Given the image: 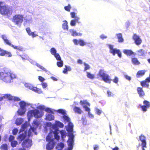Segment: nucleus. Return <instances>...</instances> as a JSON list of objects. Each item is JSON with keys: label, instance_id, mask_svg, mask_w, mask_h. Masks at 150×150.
<instances>
[{"label": "nucleus", "instance_id": "nucleus-1", "mask_svg": "<svg viewBox=\"0 0 150 150\" xmlns=\"http://www.w3.org/2000/svg\"><path fill=\"white\" fill-rule=\"evenodd\" d=\"M16 78L15 75L8 69L4 68L0 72V79L7 83H10L13 79Z\"/></svg>", "mask_w": 150, "mask_h": 150}, {"label": "nucleus", "instance_id": "nucleus-2", "mask_svg": "<svg viewBox=\"0 0 150 150\" xmlns=\"http://www.w3.org/2000/svg\"><path fill=\"white\" fill-rule=\"evenodd\" d=\"M24 18V16L23 15L16 14L13 16L12 21L15 24L19 25L23 23Z\"/></svg>", "mask_w": 150, "mask_h": 150}, {"label": "nucleus", "instance_id": "nucleus-3", "mask_svg": "<svg viewBox=\"0 0 150 150\" xmlns=\"http://www.w3.org/2000/svg\"><path fill=\"white\" fill-rule=\"evenodd\" d=\"M13 11V9L9 7L6 6H2L0 8V13L3 15L11 14Z\"/></svg>", "mask_w": 150, "mask_h": 150}, {"label": "nucleus", "instance_id": "nucleus-4", "mask_svg": "<svg viewBox=\"0 0 150 150\" xmlns=\"http://www.w3.org/2000/svg\"><path fill=\"white\" fill-rule=\"evenodd\" d=\"M19 104L20 108L18 110L17 112L18 115H22L25 114L26 111V103L24 101H21L19 102Z\"/></svg>", "mask_w": 150, "mask_h": 150}, {"label": "nucleus", "instance_id": "nucleus-5", "mask_svg": "<svg viewBox=\"0 0 150 150\" xmlns=\"http://www.w3.org/2000/svg\"><path fill=\"white\" fill-rule=\"evenodd\" d=\"M109 48L110 49V52L112 53L113 55H115V54H117L118 56L120 58L122 57V54L121 52L119 50H117L113 48L112 45L109 44L108 45Z\"/></svg>", "mask_w": 150, "mask_h": 150}, {"label": "nucleus", "instance_id": "nucleus-6", "mask_svg": "<svg viewBox=\"0 0 150 150\" xmlns=\"http://www.w3.org/2000/svg\"><path fill=\"white\" fill-rule=\"evenodd\" d=\"M32 140L29 139H27L24 140L21 144V146L23 149L29 148L32 145Z\"/></svg>", "mask_w": 150, "mask_h": 150}, {"label": "nucleus", "instance_id": "nucleus-7", "mask_svg": "<svg viewBox=\"0 0 150 150\" xmlns=\"http://www.w3.org/2000/svg\"><path fill=\"white\" fill-rule=\"evenodd\" d=\"M143 105H139L140 108L144 112L147 111V109L150 107V102L146 100H144L143 102Z\"/></svg>", "mask_w": 150, "mask_h": 150}, {"label": "nucleus", "instance_id": "nucleus-8", "mask_svg": "<svg viewBox=\"0 0 150 150\" xmlns=\"http://www.w3.org/2000/svg\"><path fill=\"white\" fill-rule=\"evenodd\" d=\"M132 39L134 41L135 44L139 45H141L142 42V40L140 37L136 34H134L132 37Z\"/></svg>", "mask_w": 150, "mask_h": 150}, {"label": "nucleus", "instance_id": "nucleus-9", "mask_svg": "<svg viewBox=\"0 0 150 150\" xmlns=\"http://www.w3.org/2000/svg\"><path fill=\"white\" fill-rule=\"evenodd\" d=\"M44 115V113L40 111L38 109L34 110V116L36 118H40L42 117Z\"/></svg>", "mask_w": 150, "mask_h": 150}, {"label": "nucleus", "instance_id": "nucleus-10", "mask_svg": "<svg viewBox=\"0 0 150 150\" xmlns=\"http://www.w3.org/2000/svg\"><path fill=\"white\" fill-rule=\"evenodd\" d=\"M139 139L142 142L141 144L142 150H145L144 148L146 147V142L145 137L143 135H141L139 137Z\"/></svg>", "mask_w": 150, "mask_h": 150}, {"label": "nucleus", "instance_id": "nucleus-11", "mask_svg": "<svg viewBox=\"0 0 150 150\" xmlns=\"http://www.w3.org/2000/svg\"><path fill=\"white\" fill-rule=\"evenodd\" d=\"M137 90L139 97L143 98L145 96V93L142 88L138 87L137 88Z\"/></svg>", "mask_w": 150, "mask_h": 150}, {"label": "nucleus", "instance_id": "nucleus-12", "mask_svg": "<svg viewBox=\"0 0 150 150\" xmlns=\"http://www.w3.org/2000/svg\"><path fill=\"white\" fill-rule=\"evenodd\" d=\"M73 41L74 44L76 45H78L79 44L80 46H82L86 44V43L82 40L80 39L79 40H78L76 39H74L73 40Z\"/></svg>", "mask_w": 150, "mask_h": 150}, {"label": "nucleus", "instance_id": "nucleus-13", "mask_svg": "<svg viewBox=\"0 0 150 150\" xmlns=\"http://www.w3.org/2000/svg\"><path fill=\"white\" fill-rule=\"evenodd\" d=\"M53 131L51 130L46 137V140L48 142H54V139L52 138Z\"/></svg>", "mask_w": 150, "mask_h": 150}, {"label": "nucleus", "instance_id": "nucleus-14", "mask_svg": "<svg viewBox=\"0 0 150 150\" xmlns=\"http://www.w3.org/2000/svg\"><path fill=\"white\" fill-rule=\"evenodd\" d=\"M28 85H30H30L29 84H27V85L28 86H27L29 87V88L32 91L39 93H42V91L41 89L38 88L36 87H31L30 86H28Z\"/></svg>", "mask_w": 150, "mask_h": 150}, {"label": "nucleus", "instance_id": "nucleus-15", "mask_svg": "<svg viewBox=\"0 0 150 150\" xmlns=\"http://www.w3.org/2000/svg\"><path fill=\"white\" fill-rule=\"evenodd\" d=\"M26 30L28 34L30 36H31L33 38H34L38 36L37 34H35L34 32H31L29 27L26 28Z\"/></svg>", "mask_w": 150, "mask_h": 150}, {"label": "nucleus", "instance_id": "nucleus-16", "mask_svg": "<svg viewBox=\"0 0 150 150\" xmlns=\"http://www.w3.org/2000/svg\"><path fill=\"white\" fill-rule=\"evenodd\" d=\"M54 142H49L46 146V149L47 150H51L54 147Z\"/></svg>", "mask_w": 150, "mask_h": 150}, {"label": "nucleus", "instance_id": "nucleus-17", "mask_svg": "<svg viewBox=\"0 0 150 150\" xmlns=\"http://www.w3.org/2000/svg\"><path fill=\"white\" fill-rule=\"evenodd\" d=\"M1 37L5 44L9 46L11 45V42L7 39V37L5 35H1Z\"/></svg>", "mask_w": 150, "mask_h": 150}, {"label": "nucleus", "instance_id": "nucleus-18", "mask_svg": "<svg viewBox=\"0 0 150 150\" xmlns=\"http://www.w3.org/2000/svg\"><path fill=\"white\" fill-rule=\"evenodd\" d=\"M102 79L105 82L109 83H111V81L112 80L110 79V76L107 74L103 77Z\"/></svg>", "mask_w": 150, "mask_h": 150}, {"label": "nucleus", "instance_id": "nucleus-19", "mask_svg": "<svg viewBox=\"0 0 150 150\" xmlns=\"http://www.w3.org/2000/svg\"><path fill=\"white\" fill-rule=\"evenodd\" d=\"M147 79V78L144 80L141 81L140 82V83L142 87H146L148 88L149 86V84L147 83L150 82Z\"/></svg>", "mask_w": 150, "mask_h": 150}, {"label": "nucleus", "instance_id": "nucleus-20", "mask_svg": "<svg viewBox=\"0 0 150 150\" xmlns=\"http://www.w3.org/2000/svg\"><path fill=\"white\" fill-rule=\"evenodd\" d=\"M73 125L72 123L70 122L68 123L67 127L66 129L69 132H72L73 131Z\"/></svg>", "mask_w": 150, "mask_h": 150}, {"label": "nucleus", "instance_id": "nucleus-21", "mask_svg": "<svg viewBox=\"0 0 150 150\" xmlns=\"http://www.w3.org/2000/svg\"><path fill=\"white\" fill-rule=\"evenodd\" d=\"M145 72V71L144 70L139 71L136 74V77L137 78H139L143 76Z\"/></svg>", "mask_w": 150, "mask_h": 150}, {"label": "nucleus", "instance_id": "nucleus-22", "mask_svg": "<svg viewBox=\"0 0 150 150\" xmlns=\"http://www.w3.org/2000/svg\"><path fill=\"white\" fill-rule=\"evenodd\" d=\"M123 52L127 56H131L134 54V53L131 50H125L123 51Z\"/></svg>", "mask_w": 150, "mask_h": 150}, {"label": "nucleus", "instance_id": "nucleus-23", "mask_svg": "<svg viewBox=\"0 0 150 150\" xmlns=\"http://www.w3.org/2000/svg\"><path fill=\"white\" fill-rule=\"evenodd\" d=\"M15 49L17 50L20 51H23L24 50V48L20 45L15 46L11 44L10 45Z\"/></svg>", "mask_w": 150, "mask_h": 150}, {"label": "nucleus", "instance_id": "nucleus-24", "mask_svg": "<svg viewBox=\"0 0 150 150\" xmlns=\"http://www.w3.org/2000/svg\"><path fill=\"white\" fill-rule=\"evenodd\" d=\"M79 17H76V19L71 20L70 23V25L72 26H74L76 25V23H80V22L79 21Z\"/></svg>", "mask_w": 150, "mask_h": 150}, {"label": "nucleus", "instance_id": "nucleus-25", "mask_svg": "<svg viewBox=\"0 0 150 150\" xmlns=\"http://www.w3.org/2000/svg\"><path fill=\"white\" fill-rule=\"evenodd\" d=\"M70 137L68 139L67 141L68 143H69V144L72 146V144H73L74 142L73 139L74 138V135L73 134L71 133L70 135Z\"/></svg>", "mask_w": 150, "mask_h": 150}, {"label": "nucleus", "instance_id": "nucleus-26", "mask_svg": "<svg viewBox=\"0 0 150 150\" xmlns=\"http://www.w3.org/2000/svg\"><path fill=\"white\" fill-rule=\"evenodd\" d=\"M117 38L118 39V41L119 42H122L124 41V39L122 37L121 33H119L116 34Z\"/></svg>", "mask_w": 150, "mask_h": 150}, {"label": "nucleus", "instance_id": "nucleus-27", "mask_svg": "<svg viewBox=\"0 0 150 150\" xmlns=\"http://www.w3.org/2000/svg\"><path fill=\"white\" fill-rule=\"evenodd\" d=\"M53 133L54 134L55 139L58 140L59 139V136L58 135V129L57 128L54 131H53Z\"/></svg>", "mask_w": 150, "mask_h": 150}, {"label": "nucleus", "instance_id": "nucleus-28", "mask_svg": "<svg viewBox=\"0 0 150 150\" xmlns=\"http://www.w3.org/2000/svg\"><path fill=\"white\" fill-rule=\"evenodd\" d=\"M26 137L25 135L23 133L21 134H19L17 137V139H19L20 141L21 142L22 141L24 140Z\"/></svg>", "mask_w": 150, "mask_h": 150}, {"label": "nucleus", "instance_id": "nucleus-29", "mask_svg": "<svg viewBox=\"0 0 150 150\" xmlns=\"http://www.w3.org/2000/svg\"><path fill=\"white\" fill-rule=\"evenodd\" d=\"M106 74L104 72V71L103 69L100 70L98 75L99 76L102 77V78L105 76Z\"/></svg>", "mask_w": 150, "mask_h": 150}, {"label": "nucleus", "instance_id": "nucleus-30", "mask_svg": "<svg viewBox=\"0 0 150 150\" xmlns=\"http://www.w3.org/2000/svg\"><path fill=\"white\" fill-rule=\"evenodd\" d=\"M23 119L21 118H17L16 122V124L17 125H21L22 123L23 122Z\"/></svg>", "mask_w": 150, "mask_h": 150}, {"label": "nucleus", "instance_id": "nucleus-31", "mask_svg": "<svg viewBox=\"0 0 150 150\" xmlns=\"http://www.w3.org/2000/svg\"><path fill=\"white\" fill-rule=\"evenodd\" d=\"M73 110L75 112L79 114H81L82 112L80 108L78 107H75L74 108Z\"/></svg>", "mask_w": 150, "mask_h": 150}, {"label": "nucleus", "instance_id": "nucleus-32", "mask_svg": "<svg viewBox=\"0 0 150 150\" xmlns=\"http://www.w3.org/2000/svg\"><path fill=\"white\" fill-rule=\"evenodd\" d=\"M65 68H64L63 71V73L64 74H67L68 71H70L71 70V69L69 67L65 65Z\"/></svg>", "mask_w": 150, "mask_h": 150}, {"label": "nucleus", "instance_id": "nucleus-33", "mask_svg": "<svg viewBox=\"0 0 150 150\" xmlns=\"http://www.w3.org/2000/svg\"><path fill=\"white\" fill-rule=\"evenodd\" d=\"M138 55L140 56H144L145 53L144 50L142 49H140L137 51Z\"/></svg>", "mask_w": 150, "mask_h": 150}, {"label": "nucleus", "instance_id": "nucleus-34", "mask_svg": "<svg viewBox=\"0 0 150 150\" xmlns=\"http://www.w3.org/2000/svg\"><path fill=\"white\" fill-rule=\"evenodd\" d=\"M0 149L1 150H8V146L6 143L2 144L0 146Z\"/></svg>", "mask_w": 150, "mask_h": 150}, {"label": "nucleus", "instance_id": "nucleus-35", "mask_svg": "<svg viewBox=\"0 0 150 150\" xmlns=\"http://www.w3.org/2000/svg\"><path fill=\"white\" fill-rule=\"evenodd\" d=\"M64 23L62 25V27L64 30H68V23L66 21H64Z\"/></svg>", "mask_w": 150, "mask_h": 150}, {"label": "nucleus", "instance_id": "nucleus-36", "mask_svg": "<svg viewBox=\"0 0 150 150\" xmlns=\"http://www.w3.org/2000/svg\"><path fill=\"white\" fill-rule=\"evenodd\" d=\"M55 125L57 126L60 128H63L64 127L63 124L61 122L58 121H56Z\"/></svg>", "mask_w": 150, "mask_h": 150}, {"label": "nucleus", "instance_id": "nucleus-37", "mask_svg": "<svg viewBox=\"0 0 150 150\" xmlns=\"http://www.w3.org/2000/svg\"><path fill=\"white\" fill-rule=\"evenodd\" d=\"M54 118V116L51 114H48L46 116V119L50 121L53 120Z\"/></svg>", "mask_w": 150, "mask_h": 150}, {"label": "nucleus", "instance_id": "nucleus-38", "mask_svg": "<svg viewBox=\"0 0 150 150\" xmlns=\"http://www.w3.org/2000/svg\"><path fill=\"white\" fill-rule=\"evenodd\" d=\"M132 63L134 65H139L140 64V62L138 61L137 58H133L132 59Z\"/></svg>", "mask_w": 150, "mask_h": 150}, {"label": "nucleus", "instance_id": "nucleus-39", "mask_svg": "<svg viewBox=\"0 0 150 150\" xmlns=\"http://www.w3.org/2000/svg\"><path fill=\"white\" fill-rule=\"evenodd\" d=\"M62 118L64 120L65 122H70V119L69 117L66 115H64L62 116Z\"/></svg>", "mask_w": 150, "mask_h": 150}, {"label": "nucleus", "instance_id": "nucleus-40", "mask_svg": "<svg viewBox=\"0 0 150 150\" xmlns=\"http://www.w3.org/2000/svg\"><path fill=\"white\" fill-rule=\"evenodd\" d=\"M4 98H7L9 100H12L13 99V97L10 94H6L4 96Z\"/></svg>", "mask_w": 150, "mask_h": 150}, {"label": "nucleus", "instance_id": "nucleus-41", "mask_svg": "<svg viewBox=\"0 0 150 150\" xmlns=\"http://www.w3.org/2000/svg\"><path fill=\"white\" fill-rule=\"evenodd\" d=\"M34 115V110H29L27 113V116L29 118Z\"/></svg>", "mask_w": 150, "mask_h": 150}, {"label": "nucleus", "instance_id": "nucleus-42", "mask_svg": "<svg viewBox=\"0 0 150 150\" xmlns=\"http://www.w3.org/2000/svg\"><path fill=\"white\" fill-rule=\"evenodd\" d=\"M35 130V129L34 127H31L29 129L28 131V135L29 136H30L31 135V133L32 132H34Z\"/></svg>", "mask_w": 150, "mask_h": 150}, {"label": "nucleus", "instance_id": "nucleus-43", "mask_svg": "<svg viewBox=\"0 0 150 150\" xmlns=\"http://www.w3.org/2000/svg\"><path fill=\"white\" fill-rule=\"evenodd\" d=\"M18 144V142L15 140H14L11 142V145L12 147H16Z\"/></svg>", "mask_w": 150, "mask_h": 150}, {"label": "nucleus", "instance_id": "nucleus-44", "mask_svg": "<svg viewBox=\"0 0 150 150\" xmlns=\"http://www.w3.org/2000/svg\"><path fill=\"white\" fill-rule=\"evenodd\" d=\"M54 111H57L58 113H61V114L63 115L66 114V113L65 110L63 109H59L57 110Z\"/></svg>", "mask_w": 150, "mask_h": 150}, {"label": "nucleus", "instance_id": "nucleus-45", "mask_svg": "<svg viewBox=\"0 0 150 150\" xmlns=\"http://www.w3.org/2000/svg\"><path fill=\"white\" fill-rule=\"evenodd\" d=\"M82 35V34L81 33H77L76 31H72L71 35L73 36H81Z\"/></svg>", "mask_w": 150, "mask_h": 150}, {"label": "nucleus", "instance_id": "nucleus-46", "mask_svg": "<svg viewBox=\"0 0 150 150\" xmlns=\"http://www.w3.org/2000/svg\"><path fill=\"white\" fill-rule=\"evenodd\" d=\"M87 76L88 78L91 79H93L94 78V75L91 74L89 72L87 73Z\"/></svg>", "mask_w": 150, "mask_h": 150}, {"label": "nucleus", "instance_id": "nucleus-47", "mask_svg": "<svg viewBox=\"0 0 150 150\" xmlns=\"http://www.w3.org/2000/svg\"><path fill=\"white\" fill-rule=\"evenodd\" d=\"M59 61L57 62V64L58 67H61L63 65V62L61 59Z\"/></svg>", "mask_w": 150, "mask_h": 150}, {"label": "nucleus", "instance_id": "nucleus-48", "mask_svg": "<svg viewBox=\"0 0 150 150\" xmlns=\"http://www.w3.org/2000/svg\"><path fill=\"white\" fill-rule=\"evenodd\" d=\"M36 65L39 68H40V69H42L43 71L47 72V70H46V69H45V68H44L43 66H42L40 65L39 64L37 63L36 64Z\"/></svg>", "mask_w": 150, "mask_h": 150}, {"label": "nucleus", "instance_id": "nucleus-49", "mask_svg": "<svg viewBox=\"0 0 150 150\" xmlns=\"http://www.w3.org/2000/svg\"><path fill=\"white\" fill-rule=\"evenodd\" d=\"M50 52L52 54L54 55L57 53V51L54 48H52L50 49Z\"/></svg>", "mask_w": 150, "mask_h": 150}, {"label": "nucleus", "instance_id": "nucleus-50", "mask_svg": "<svg viewBox=\"0 0 150 150\" xmlns=\"http://www.w3.org/2000/svg\"><path fill=\"white\" fill-rule=\"evenodd\" d=\"M45 111L46 112H48V113H51L52 114L54 113V112L53 110L52 109H51V108H46L45 109Z\"/></svg>", "mask_w": 150, "mask_h": 150}, {"label": "nucleus", "instance_id": "nucleus-51", "mask_svg": "<svg viewBox=\"0 0 150 150\" xmlns=\"http://www.w3.org/2000/svg\"><path fill=\"white\" fill-rule=\"evenodd\" d=\"M5 55L8 57H10L12 56V55L11 52L6 51L5 53Z\"/></svg>", "mask_w": 150, "mask_h": 150}, {"label": "nucleus", "instance_id": "nucleus-52", "mask_svg": "<svg viewBox=\"0 0 150 150\" xmlns=\"http://www.w3.org/2000/svg\"><path fill=\"white\" fill-rule=\"evenodd\" d=\"M55 57L57 60H60L61 59V57L58 53H56L54 55Z\"/></svg>", "mask_w": 150, "mask_h": 150}, {"label": "nucleus", "instance_id": "nucleus-53", "mask_svg": "<svg viewBox=\"0 0 150 150\" xmlns=\"http://www.w3.org/2000/svg\"><path fill=\"white\" fill-rule=\"evenodd\" d=\"M6 50H4L0 48V55L1 56H4Z\"/></svg>", "mask_w": 150, "mask_h": 150}, {"label": "nucleus", "instance_id": "nucleus-54", "mask_svg": "<svg viewBox=\"0 0 150 150\" xmlns=\"http://www.w3.org/2000/svg\"><path fill=\"white\" fill-rule=\"evenodd\" d=\"M71 8V7L70 4H69L67 6H65L64 7L65 10L68 11H69Z\"/></svg>", "mask_w": 150, "mask_h": 150}, {"label": "nucleus", "instance_id": "nucleus-55", "mask_svg": "<svg viewBox=\"0 0 150 150\" xmlns=\"http://www.w3.org/2000/svg\"><path fill=\"white\" fill-rule=\"evenodd\" d=\"M71 17L72 18H74L76 19V17H78L77 16H76V13L74 12H71L70 13Z\"/></svg>", "mask_w": 150, "mask_h": 150}, {"label": "nucleus", "instance_id": "nucleus-56", "mask_svg": "<svg viewBox=\"0 0 150 150\" xmlns=\"http://www.w3.org/2000/svg\"><path fill=\"white\" fill-rule=\"evenodd\" d=\"M85 65L84 71H85L89 69H90V66L88 64L86 63L84 64Z\"/></svg>", "mask_w": 150, "mask_h": 150}, {"label": "nucleus", "instance_id": "nucleus-57", "mask_svg": "<svg viewBox=\"0 0 150 150\" xmlns=\"http://www.w3.org/2000/svg\"><path fill=\"white\" fill-rule=\"evenodd\" d=\"M14 139L15 137L13 136L12 135H10L8 138V140L10 142H11L14 141Z\"/></svg>", "mask_w": 150, "mask_h": 150}, {"label": "nucleus", "instance_id": "nucleus-58", "mask_svg": "<svg viewBox=\"0 0 150 150\" xmlns=\"http://www.w3.org/2000/svg\"><path fill=\"white\" fill-rule=\"evenodd\" d=\"M18 132V130L16 128L13 129L12 131V134L14 135H16L17 134Z\"/></svg>", "mask_w": 150, "mask_h": 150}, {"label": "nucleus", "instance_id": "nucleus-59", "mask_svg": "<svg viewBox=\"0 0 150 150\" xmlns=\"http://www.w3.org/2000/svg\"><path fill=\"white\" fill-rule=\"evenodd\" d=\"M58 146H59L62 149L64 146V144L63 143L60 142L58 144Z\"/></svg>", "mask_w": 150, "mask_h": 150}, {"label": "nucleus", "instance_id": "nucleus-60", "mask_svg": "<svg viewBox=\"0 0 150 150\" xmlns=\"http://www.w3.org/2000/svg\"><path fill=\"white\" fill-rule=\"evenodd\" d=\"M38 79L40 81L42 82L44 81L45 80V79L41 76H39L38 77Z\"/></svg>", "mask_w": 150, "mask_h": 150}, {"label": "nucleus", "instance_id": "nucleus-61", "mask_svg": "<svg viewBox=\"0 0 150 150\" xmlns=\"http://www.w3.org/2000/svg\"><path fill=\"white\" fill-rule=\"evenodd\" d=\"M115 83H117L118 81V79L117 76H115L114 79L112 80Z\"/></svg>", "mask_w": 150, "mask_h": 150}, {"label": "nucleus", "instance_id": "nucleus-62", "mask_svg": "<svg viewBox=\"0 0 150 150\" xmlns=\"http://www.w3.org/2000/svg\"><path fill=\"white\" fill-rule=\"evenodd\" d=\"M96 113L99 115H100L101 113V110H100V109L96 108Z\"/></svg>", "mask_w": 150, "mask_h": 150}, {"label": "nucleus", "instance_id": "nucleus-63", "mask_svg": "<svg viewBox=\"0 0 150 150\" xmlns=\"http://www.w3.org/2000/svg\"><path fill=\"white\" fill-rule=\"evenodd\" d=\"M33 123L36 126H38L39 125V123H38V122L37 120H36L33 121Z\"/></svg>", "mask_w": 150, "mask_h": 150}, {"label": "nucleus", "instance_id": "nucleus-64", "mask_svg": "<svg viewBox=\"0 0 150 150\" xmlns=\"http://www.w3.org/2000/svg\"><path fill=\"white\" fill-rule=\"evenodd\" d=\"M41 85L44 88H46L47 86V84L46 83H42Z\"/></svg>", "mask_w": 150, "mask_h": 150}]
</instances>
